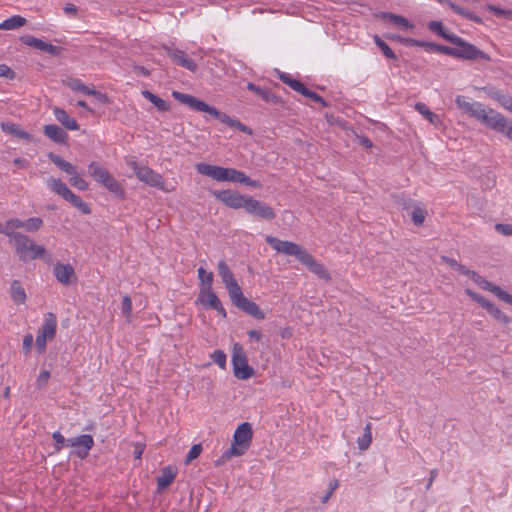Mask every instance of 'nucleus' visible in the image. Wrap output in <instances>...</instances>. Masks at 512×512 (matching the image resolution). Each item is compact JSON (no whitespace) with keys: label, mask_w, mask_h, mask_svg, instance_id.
I'll use <instances>...</instances> for the list:
<instances>
[{"label":"nucleus","mask_w":512,"mask_h":512,"mask_svg":"<svg viewBox=\"0 0 512 512\" xmlns=\"http://www.w3.org/2000/svg\"><path fill=\"white\" fill-rule=\"evenodd\" d=\"M172 97L174 99H176L177 101L181 102L182 104L189 106L190 108H192L195 111L205 112V113L210 114L214 118L218 119L221 123H224L231 128L237 129V130L247 133V134H252V130L249 127H247L246 125L242 124L237 119L231 118L226 113L219 111L218 109H216L213 106H209L204 101H202L192 95L181 93L178 91H173Z\"/></svg>","instance_id":"nucleus-1"},{"label":"nucleus","mask_w":512,"mask_h":512,"mask_svg":"<svg viewBox=\"0 0 512 512\" xmlns=\"http://www.w3.org/2000/svg\"><path fill=\"white\" fill-rule=\"evenodd\" d=\"M195 167L198 173L211 177L216 181L238 182L255 188L261 186L258 181L250 179L243 172L234 168H224L206 163H198Z\"/></svg>","instance_id":"nucleus-2"},{"label":"nucleus","mask_w":512,"mask_h":512,"mask_svg":"<svg viewBox=\"0 0 512 512\" xmlns=\"http://www.w3.org/2000/svg\"><path fill=\"white\" fill-rule=\"evenodd\" d=\"M11 240L14 242L15 251L19 259L23 262L42 258L46 253V249L43 246L35 244L32 239L22 233H17Z\"/></svg>","instance_id":"nucleus-3"},{"label":"nucleus","mask_w":512,"mask_h":512,"mask_svg":"<svg viewBox=\"0 0 512 512\" xmlns=\"http://www.w3.org/2000/svg\"><path fill=\"white\" fill-rule=\"evenodd\" d=\"M88 169L90 175L96 182L103 185L109 192L113 193L119 199L124 198L125 192L123 187L107 169L95 161L89 164Z\"/></svg>","instance_id":"nucleus-4"},{"label":"nucleus","mask_w":512,"mask_h":512,"mask_svg":"<svg viewBox=\"0 0 512 512\" xmlns=\"http://www.w3.org/2000/svg\"><path fill=\"white\" fill-rule=\"evenodd\" d=\"M49 188L56 194L62 196L66 201L70 202L74 207L79 209L83 214H90L91 209L79 196L74 194L67 185L60 179L50 178L47 181Z\"/></svg>","instance_id":"nucleus-5"},{"label":"nucleus","mask_w":512,"mask_h":512,"mask_svg":"<svg viewBox=\"0 0 512 512\" xmlns=\"http://www.w3.org/2000/svg\"><path fill=\"white\" fill-rule=\"evenodd\" d=\"M456 47H453L452 57L462 58L466 60L482 59L484 61H491V57L485 52L479 50L476 46L464 41L462 38L455 35L451 38V42Z\"/></svg>","instance_id":"nucleus-6"},{"label":"nucleus","mask_w":512,"mask_h":512,"mask_svg":"<svg viewBox=\"0 0 512 512\" xmlns=\"http://www.w3.org/2000/svg\"><path fill=\"white\" fill-rule=\"evenodd\" d=\"M128 165L134 171L136 177L141 182H144L145 184L151 187H156L162 191H169L165 187V182L162 176L153 169L147 166H142L138 164L136 161H129Z\"/></svg>","instance_id":"nucleus-7"},{"label":"nucleus","mask_w":512,"mask_h":512,"mask_svg":"<svg viewBox=\"0 0 512 512\" xmlns=\"http://www.w3.org/2000/svg\"><path fill=\"white\" fill-rule=\"evenodd\" d=\"M232 364L234 375L238 379H249L255 373L254 369L248 365L246 353L239 343L233 345Z\"/></svg>","instance_id":"nucleus-8"},{"label":"nucleus","mask_w":512,"mask_h":512,"mask_svg":"<svg viewBox=\"0 0 512 512\" xmlns=\"http://www.w3.org/2000/svg\"><path fill=\"white\" fill-rule=\"evenodd\" d=\"M57 319L56 316L49 312L45 315L44 323L38 330L36 336L37 351L42 354L46 351L47 341H51L56 335Z\"/></svg>","instance_id":"nucleus-9"},{"label":"nucleus","mask_w":512,"mask_h":512,"mask_svg":"<svg viewBox=\"0 0 512 512\" xmlns=\"http://www.w3.org/2000/svg\"><path fill=\"white\" fill-rule=\"evenodd\" d=\"M475 119L480 121L486 127L498 132H503L506 127V118L499 112L491 108H487L484 105L479 109Z\"/></svg>","instance_id":"nucleus-10"},{"label":"nucleus","mask_w":512,"mask_h":512,"mask_svg":"<svg viewBox=\"0 0 512 512\" xmlns=\"http://www.w3.org/2000/svg\"><path fill=\"white\" fill-rule=\"evenodd\" d=\"M266 242L278 253L295 256L299 261H301L307 252L300 245L294 242L283 241L273 236H267Z\"/></svg>","instance_id":"nucleus-11"},{"label":"nucleus","mask_w":512,"mask_h":512,"mask_svg":"<svg viewBox=\"0 0 512 512\" xmlns=\"http://www.w3.org/2000/svg\"><path fill=\"white\" fill-rule=\"evenodd\" d=\"M243 209H245L247 213L265 220H272L276 217L274 210L269 205L251 196H247Z\"/></svg>","instance_id":"nucleus-12"},{"label":"nucleus","mask_w":512,"mask_h":512,"mask_svg":"<svg viewBox=\"0 0 512 512\" xmlns=\"http://www.w3.org/2000/svg\"><path fill=\"white\" fill-rule=\"evenodd\" d=\"M212 194L219 201L233 209L244 208L245 201L247 199V196L231 190L212 191Z\"/></svg>","instance_id":"nucleus-13"},{"label":"nucleus","mask_w":512,"mask_h":512,"mask_svg":"<svg viewBox=\"0 0 512 512\" xmlns=\"http://www.w3.org/2000/svg\"><path fill=\"white\" fill-rule=\"evenodd\" d=\"M252 440V427L249 423L244 422L238 426L234 433L233 444L231 447L242 448L243 454L249 447Z\"/></svg>","instance_id":"nucleus-14"},{"label":"nucleus","mask_w":512,"mask_h":512,"mask_svg":"<svg viewBox=\"0 0 512 512\" xmlns=\"http://www.w3.org/2000/svg\"><path fill=\"white\" fill-rule=\"evenodd\" d=\"M163 49L165 50L166 55L177 65L191 72H195L197 70V64L192 59H190L184 51L168 46H164Z\"/></svg>","instance_id":"nucleus-15"},{"label":"nucleus","mask_w":512,"mask_h":512,"mask_svg":"<svg viewBox=\"0 0 512 512\" xmlns=\"http://www.w3.org/2000/svg\"><path fill=\"white\" fill-rule=\"evenodd\" d=\"M198 300L206 308L217 310L222 316H226V311L223 308L218 296L213 292L211 287H203L200 290Z\"/></svg>","instance_id":"nucleus-16"},{"label":"nucleus","mask_w":512,"mask_h":512,"mask_svg":"<svg viewBox=\"0 0 512 512\" xmlns=\"http://www.w3.org/2000/svg\"><path fill=\"white\" fill-rule=\"evenodd\" d=\"M473 282L476 283L481 289L492 292L499 299L512 306V295L502 290L499 286H496L490 281L486 280L480 274H476V276L473 278Z\"/></svg>","instance_id":"nucleus-17"},{"label":"nucleus","mask_w":512,"mask_h":512,"mask_svg":"<svg viewBox=\"0 0 512 512\" xmlns=\"http://www.w3.org/2000/svg\"><path fill=\"white\" fill-rule=\"evenodd\" d=\"M300 262L319 278L325 280L326 282L331 281V275L326 270V268L308 252H306Z\"/></svg>","instance_id":"nucleus-18"},{"label":"nucleus","mask_w":512,"mask_h":512,"mask_svg":"<svg viewBox=\"0 0 512 512\" xmlns=\"http://www.w3.org/2000/svg\"><path fill=\"white\" fill-rule=\"evenodd\" d=\"M53 272L56 279L64 285H69L76 279L74 269L70 264L57 263Z\"/></svg>","instance_id":"nucleus-19"},{"label":"nucleus","mask_w":512,"mask_h":512,"mask_svg":"<svg viewBox=\"0 0 512 512\" xmlns=\"http://www.w3.org/2000/svg\"><path fill=\"white\" fill-rule=\"evenodd\" d=\"M397 39H399L401 42L406 43V44L424 47L428 51L440 52V53L446 54L448 56H452V54H454L453 47L439 45V44L430 43V42H420V41H417V40H414L411 38L403 39V38L397 37Z\"/></svg>","instance_id":"nucleus-20"},{"label":"nucleus","mask_w":512,"mask_h":512,"mask_svg":"<svg viewBox=\"0 0 512 512\" xmlns=\"http://www.w3.org/2000/svg\"><path fill=\"white\" fill-rule=\"evenodd\" d=\"M64 84L73 91H79L86 95L96 96L101 101H103L106 98L105 95L94 90L93 88H89L88 86H86L80 79L68 78L64 81Z\"/></svg>","instance_id":"nucleus-21"},{"label":"nucleus","mask_w":512,"mask_h":512,"mask_svg":"<svg viewBox=\"0 0 512 512\" xmlns=\"http://www.w3.org/2000/svg\"><path fill=\"white\" fill-rule=\"evenodd\" d=\"M235 306L256 319L265 318V314L260 310L259 306L245 296Z\"/></svg>","instance_id":"nucleus-22"},{"label":"nucleus","mask_w":512,"mask_h":512,"mask_svg":"<svg viewBox=\"0 0 512 512\" xmlns=\"http://www.w3.org/2000/svg\"><path fill=\"white\" fill-rule=\"evenodd\" d=\"M456 105L458 109H460L462 112L468 114L469 116L475 118L477 113L479 112V109L483 104L478 102H469L464 96H457L455 99Z\"/></svg>","instance_id":"nucleus-23"},{"label":"nucleus","mask_w":512,"mask_h":512,"mask_svg":"<svg viewBox=\"0 0 512 512\" xmlns=\"http://www.w3.org/2000/svg\"><path fill=\"white\" fill-rule=\"evenodd\" d=\"M75 441V443L77 444V456L80 458H85L88 455L89 450L94 445L93 437L88 434H83L78 437H75Z\"/></svg>","instance_id":"nucleus-24"},{"label":"nucleus","mask_w":512,"mask_h":512,"mask_svg":"<svg viewBox=\"0 0 512 512\" xmlns=\"http://www.w3.org/2000/svg\"><path fill=\"white\" fill-rule=\"evenodd\" d=\"M44 134L58 144H65L68 139V134L57 125H46L44 127Z\"/></svg>","instance_id":"nucleus-25"},{"label":"nucleus","mask_w":512,"mask_h":512,"mask_svg":"<svg viewBox=\"0 0 512 512\" xmlns=\"http://www.w3.org/2000/svg\"><path fill=\"white\" fill-rule=\"evenodd\" d=\"M54 116L57 119L58 122H60L64 127H66L69 130H78L79 125L77 121L70 117L66 111L62 108L55 107L53 109Z\"/></svg>","instance_id":"nucleus-26"},{"label":"nucleus","mask_w":512,"mask_h":512,"mask_svg":"<svg viewBox=\"0 0 512 512\" xmlns=\"http://www.w3.org/2000/svg\"><path fill=\"white\" fill-rule=\"evenodd\" d=\"M176 477V469L167 466L162 469L161 475L157 478V490L162 491L167 488Z\"/></svg>","instance_id":"nucleus-27"},{"label":"nucleus","mask_w":512,"mask_h":512,"mask_svg":"<svg viewBox=\"0 0 512 512\" xmlns=\"http://www.w3.org/2000/svg\"><path fill=\"white\" fill-rule=\"evenodd\" d=\"M1 128L7 134L14 135L20 139L31 140V135L13 122H3Z\"/></svg>","instance_id":"nucleus-28"},{"label":"nucleus","mask_w":512,"mask_h":512,"mask_svg":"<svg viewBox=\"0 0 512 512\" xmlns=\"http://www.w3.org/2000/svg\"><path fill=\"white\" fill-rule=\"evenodd\" d=\"M247 89L259 95L264 101L268 103L279 102V98L269 89L261 88L253 83H248Z\"/></svg>","instance_id":"nucleus-29"},{"label":"nucleus","mask_w":512,"mask_h":512,"mask_svg":"<svg viewBox=\"0 0 512 512\" xmlns=\"http://www.w3.org/2000/svg\"><path fill=\"white\" fill-rule=\"evenodd\" d=\"M49 159L62 171L66 172L70 176L74 175L77 170L70 162L63 160L60 156L51 152L48 154Z\"/></svg>","instance_id":"nucleus-30"},{"label":"nucleus","mask_w":512,"mask_h":512,"mask_svg":"<svg viewBox=\"0 0 512 512\" xmlns=\"http://www.w3.org/2000/svg\"><path fill=\"white\" fill-rule=\"evenodd\" d=\"M415 109L419 112L425 119H427L431 124L438 126L441 124V120L439 116L433 113L426 104L424 103H416Z\"/></svg>","instance_id":"nucleus-31"},{"label":"nucleus","mask_w":512,"mask_h":512,"mask_svg":"<svg viewBox=\"0 0 512 512\" xmlns=\"http://www.w3.org/2000/svg\"><path fill=\"white\" fill-rule=\"evenodd\" d=\"M10 296L17 304H23L25 302L26 293L18 280H14L12 282L10 287Z\"/></svg>","instance_id":"nucleus-32"},{"label":"nucleus","mask_w":512,"mask_h":512,"mask_svg":"<svg viewBox=\"0 0 512 512\" xmlns=\"http://www.w3.org/2000/svg\"><path fill=\"white\" fill-rule=\"evenodd\" d=\"M26 24V19L22 16L15 15L0 23L1 30H15Z\"/></svg>","instance_id":"nucleus-33"},{"label":"nucleus","mask_w":512,"mask_h":512,"mask_svg":"<svg viewBox=\"0 0 512 512\" xmlns=\"http://www.w3.org/2000/svg\"><path fill=\"white\" fill-rule=\"evenodd\" d=\"M218 273L223 283L229 285L236 281L227 263L223 260L218 262Z\"/></svg>","instance_id":"nucleus-34"},{"label":"nucleus","mask_w":512,"mask_h":512,"mask_svg":"<svg viewBox=\"0 0 512 512\" xmlns=\"http://www.w3.org/2000/svg\"><path fill=\"white\" fill-rule=\"evenodd\" d=\"M142 95L145 99H147L151 103H153L159 111H168L169 110V108H170L169 104L162 98L154 95L152 92H150L148 90H144V91H142Z\"/></svg>","instance_id":"nucleus-35"},{"label":"nucleus","mask_w":512,"mask_h":512,"mask_svg":"<svg viewBox=\"0 0 512 512\" xmlns=\"http://www.w3.org/2000/svg\"><path fill=\"white\" fill-rule=\"evenodd\" d=\"M428 28L430 31L436 33L437 35H439L440 37L444 38L445 40H447L449 42H451V38L455 37V34H453L451 32H447L444 29V26H443L442 22H440V21H430L428 24Z\"/></svg>","instance_id":"nucleus-36"},{"label":"nucleus","mask_w":512,"mask_h":512,"mask_svg":"<svg viewBox=\"0 0 512 512\" xmlns=\"http://www.w3.org/2000/svg\"><path fill=\"white\" fill-rule=\"evenodd\" d=\"M383 17L385 19H388L393 25H395L401 29L407 30V29L412 28V25L410 24V22L402 16L392 14V13H385L383 15Z\"/></svg>","instance_id":"nucleus-37"},{"label":"nucleus","mask_w":512,"mask_h":512,"mask_svg":"<svg viewBox=\"0 0 512 512\" xmlns=\"http://www.w3.org/2000/svg\"><path fill=\"white\" fill-rule=\"evenodd\" d=\"M229 297L234 305H236L243 297L242 289L238 285L237 281L226 285Z\"/></svg>","instance_id":"nucleus-38"},{"label":"nucleus","mask_w":512,"mask_h":512,"mask_svg":"<svg viewBox=\"0 0 512 512\" xmlns=\"http://www.w3.org/2000/svg\"><path fill=\"white\" fill-rule=\"evenodd\" d=\"M20 40L25 44V45H28V46H31V47H34L36 49H39L41 51H45L46 49V46L48 43L38 39V38H35L34 36H31V35H24L20 38Z\"/></svg>","instance_id":"nucleus-39"},{"label":"nucleus","mask_w":512,"mask_h":512,"mask_svg":"<svg viewBox=\"0 0 512 512\" xmlns=\"http://www.w3.org/2000/svg\"><path fill=\"white\" fill-rule=\"evenodd\" d=\"M5 228L7 231L6 236H8L10 239L14 238V235H17L14 230L18 228H24V221H21L18 218H12L6 222Z\"/></svg>","instance_id":"nucleus-40"},{"label":"nucleus","mask_w":512,"mask_h":512,"mask_svg":"<svg viewBox=\"0 0 512 512\" xmlns=\"http://www.w3.org/2000/svg\"><path fill=\"white\" fill-rule=\"evenodd\" d=\"M243 455L242 448L230 447L227 451H225L222 456L215 461L216 466H220L224 464L227 460H229L233 456H241Z\"/></svg>","instance_id":"nucleus-41"},{"label":"nucleus","mask_w":512,"mask_h":512,"mask_svg":"<svg viewBox=\"0 0 512 512\" xmlns=\"http://www.w3.org/2000/svg\"><path fill=\"white\" fill-rule=\"evenodd\" d=\"M411 216L414 225L421 226L427 216V210L420 206L414 207Z\"/></svg>","instance_id":"nucleus-42"},{"label":"nucleus","mask_w":512,"mask_h":512,"mask_svg":"<svg viewBox=\"0 0 512 512\" xmlns=\"http://www.w3.org/2000/svg\"><path fill=\"white\" fill-rule=\"evenodd\" d=\"M487 312L491 314L496 320L503 324H509L510 318L504 314L499 308H497L493 303L491 306L487 309Z\"/></svg>","instance_id":"nucleus-43"},{"label":"nucleus","mask_w":512,"mask_h":512,"mask_svg":"<svg viewBox=\"0 0 512 512\" xmlns=\"http://www.w3.org/2000/svg\"><path fill=\"white\" fill-rule=\"evenodd\" d=\"M69 181L73 187L80 191H86L89 188L87 181L80 177L78 172L72 175Z\"/></svg>","instance_id":"nucleus-44"},{"label":"nucleus","mask_w":512,"mask_h":512,"mask_svg":"<svg viewBox=\"0 0 512 512\" xmlns=\"http://www.w3.org/2000/svg\"><path fill=\"white\" fill-rule=\"evenodd\" d=\"M280 79L282 80V82L287 84L290 88H292L296 92H299L304 86L301 82L291 78L290 75L285 74V73L280 74Z\"/></svg>","instance_id":"nucleus-45"},{"label":"nucleus","mask_w":512,"mask_h":512,"mask_svg":"<svg viewBox=\"0 0 512 512\" xmlns=\"http://www.w3.org/2000/svg\"><path fill=\"white\" fill-rule=\"evenodd\" d=\"M375 43L381 49L383 54L389 59H396L395 53L379 36L374 37Z\"/></svg>","instance_id":"nucleus-46"},{"label":"nucleus","mask_w":512,"mask_h":512,"mask_svg":"<svg viewBox=\"0 0 512 512\" xmlns=\"http://www.w3.org/2000/svg\"><path fill=\"white\" fill-rule=\"evenodd\" d=\"M43 225V221L41 218L33 217L29 218L24 222V228L29 232H34L39 230Z\"/></svg>","instance_id":"nucleus-47"},{"label":"nucleus","mask_w":512,"mask_h":512,"mask_svg":"<svg viewBox=\"0 0 512 512\" xmlns=\"http://www.w3.org/2000/svg\"><path fill=\"white\" fill-rule=\"evenodd\" d=\"M122 313L127 321L130 322L132 318V301L128 295H125L122 299Z\"/></svg>","instance_id":"nucleus-48"},{"label":"nucleus","mask_w":512,"mask_h":512,"mask_svg":"<svg viewBox=\"0 0 512 512\" xmlns=\"http://www.w3.org/2000/svg\"><path fill=\"white\" fill-rule=\"evenodd\" d=\"M198 277L204 287H211L212 281H213V273L212 272H206L204 268L200 267L198 269Z\"/></svg>","instance_id":"nucleus-49"},{"label":"nucleus","mask_w":512,"mask_h":512,"mask_svg":"<svg viewBox=\"0 0 512 512\" xmlns=\"http://www.w3.org/2000/svg\"><path fill=\"white\" fill-rule=\"evenodd\" d=\"M298 93L302 94L303 96H306V97L310 98L314 102H317V103H320L323 106H326V102H325V100L321 96H319L318 94H316L313 91H310L305 86H303V88Z\"/></svg>","instance_id":"nucleus-50"},{"label":"nucleus","mask_w":512,"mask_h":512,"mask_svg":"<svg viewBox=\"0 0 512 512\" xmlns=\"http://www.w3.org/2000/svg\"><path fill=\"white\" fill-rule=\"evenodd\" d=\"M202 451V446L201 444H195L191 447V449L189 450L187 456H186V460H185V464H189L190 462H192L194 459H196L197 457H199L200 453Z\"/></svg>","instance_id":"nucleus-51"},{"label":"nucleus","mask_w":512,"mask_h":512,"mask_svg":"<svg viewBox=\"0 0 512 512\" xmlns=\"http://www.w3.org/2000/svg\"><path fill=\"white\" fill-rule=\"evenodd\" d=\"M488 10L493 12L498 17H504L508 20H512V10L501 9L494 5H489Z\"/></svg>","instance_id":"nucleus-52"},{"label":"nucleus","mask_w":512,"mask_h":512,"mask_svg":"<svg viewBox=\"0 0 512 512\" xmlns=\"http://www.w3.org/2000/svg\"><path fill=\"white\" fill-rule=\"evenodd\" d=\"M214 362L222 369L226 367V354L221 350H216L211 355Z\"/></svg>","instance_id":"nucleus-53"},{"label":"nucleus","mask_w":512,"mask_h":512,"mask_svg":"<svg viewBox=\"0 0 512 512\" xmlns=\"http://www.w3.org/2000/svg\"><path fill=\"white\" fill-rule=\"evenodd\" d=\"M358 448L361 451H365L369 448V446L372 443V435H363L362 437H359L357 440Z\"/></svg>","instance_id":"nucleus-54"},{"label":"nucleus","mask_w":512,"mask_h":512,"mask_svg":"<svg viewBox=\"0 0 512 512\" xmlns=\"http://www.w3.org/2000/svg\"><path fill=\"white\" fill-rule=\"evenodd\" d=\"M441 259L446 264H448L450 267L454 268L455 270H457L460 273H462V271H463V269L465 267L464 265L460 264L459 262H457L453 258H450V257H447V256H442Z\"/></svg>","instance_id":"nucleus-55"},{"label":"nucleus","mask_w":512,"mask_h":512,"mask_svg":"<svg viewBox=\"0 0 512 512\" xmlns=\"http://www.w3.org/2000/svg\"><path fill=\"white\" fill-rule=\"evenodd\" d=\"M495 230L505 236H512V224H501L495 225Z\"/></svg>","instance_id":"nucleus-56"},{"label":"nucleus","mask_w":512,"mask_h":512,"mask_svg":"<svg viewBox=\"0 0 512 512\" xmlns=\"http://www.w3.org/2000/svg\"><path fill=\"white\" fill-rule=\"evenodd\" d=\"M52 437L56 442L55 450L59 452L65 446L66 439L60 432H54Z\"/></svg>","instance_id":"nucleus-57"},{"label":"nucleus","mask_w":512,"mask_h":512,"mask_svg":"<svg viewBox=\"0 0 512 512\" xmlns=\"http://www.w3.org/2000/svg\"><path fill=\"white\" fill-rule=\"evenodd\" d=\"M0 77H5L8 79H14L15 78V72L8 67L7 65L1 64L0 65Z\"/></svg>","instance_id":"nucleus-58"},{"label":"nucleus","mask_w":512,"mask_h":512,"mask_svg":"<svg viewBox=\"0 0 512 512\" xmlns=\"http://www.w3.org/2000/svg\"><path fill=\"white\" fill-rule=\"evenodd\" d=\"M33 345V335L27 334L23 339V350L25 354H28Z\"/></svg>","instance_id":"nucleus-59"},{"label":"nucleus","mask_w":512,"mask_h":512,"mask_svg":"<svg viewBox=\"0 0 512 512\" xmlns=\"http://www.w3.org/2000/svg\"><path fill=\"white\" fill-rule=\"evenodd\" d=\"M49 377H50V372L49 371H47V370L42 371L40 373V375L38 376V378H37V385L39 387L44 386L47 383Z\"/></svg>","instance_id":"nucleus-60"},{"label":"nucleus","mask_w":512,"mask_h":512,"mask_svg":"<svg viewBox=\"0 0 512 512\" xmlns=\"http://www.w3.org/2000/svg\"><path fill=\"white\" fill-rule=\"evenodd\" d=\"M474 301L477 302L478 304H480L483 308H485L486 310L491 306V302L489 300H487L486 298H484L483 296H481L480 294H476V297L474 298Z\"/></svg>","instance_id":"nucleus-61"},{"label":"nucleus","mask_w":512,"mask_h":512,"mask_svg":"<svg viewBox=\"0 0 512 512\" xmlns=\"http://www.w3.org/2000/svg\"><path fill=\"white\" fill-rule=\"evenodd\" d=\"M500 104L512 113V97L505 95V97L500 99Z\"/></svg>","instance_id":"nucleus-62"},{"label":"nucleus","mask_w":512,"mask_h":512,"mask_svg":"<svg viewBox=\"0 0 512 512\" xmlns=\"http://www.w3.org/2000/svg\"><path fill=\"white\" fill-rule=\"evenodd\" d=\"M77 11H78V8L72 3H68L64 7V12L68 15L75 16L77 14Z\"/></svg>","instance_id":"nucleus-63"},{"label":"nucleus","mask_w":512,"mask_h":512,"mask_svg":"<svg viewBox=\"0 0 512 512\" xmlns=\"http://www.w3.org/2000/svg\"><path fill=\"white\" fill-rule=\"evenodd\" d=\"M505 129L502 133H504L510 140H512V122L506 119Z\"/></svg>","instance_id":"nucleus-64"}]
</instances>
